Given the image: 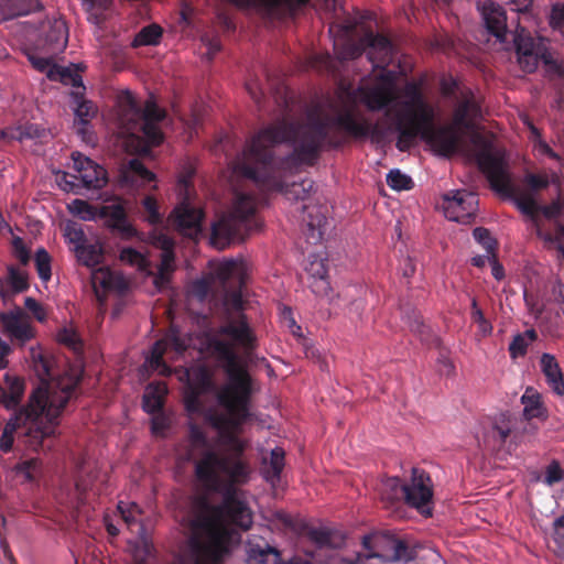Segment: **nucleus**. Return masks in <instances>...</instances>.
Here are the masks:
<instances>
[{"instance_id":"43","label":"nucleus","mask_w":564,"mask_h":564,"mask_svg":"<svg viewBox=\"0 0 564 564\" xmlns=\"http://www.w3.org/2000/svg\"><path fill=\"white\" fill-rule=\"evenodd\" d=\"M538 338L534 329H527L524 333L517 334L509 344V354L512 359L523 357L530 343Z\"/></svg>"},{"instance_id":"17","label":"nucleus","mask_w":564,"mask_h":564,"mask_svg":"<svg viewBox=\"0 0 564 564\" xmlns=\"http://www.w3.org/2000/svg\"><path fill=\"white\" fill-rule=\"evenodd\" d=\"M241 10H252L265 21L281 20L292 15L308 0H228Z\"/></svg>"},{"instance_id":"26","label":"nucleus","mask_w":564,"mask_h":564,"mask_svg":"<svg viewBox=\"0 0 564 564\" xmlns=\"http://www.w3.org/2000/svg\"><path fill=\"white\" fill-rule=\"evenodd\" d=\"M480 116V106L477 102L474 93L469 89L460 91L459 100L456 104L453 113V123L456 127L469 129L473 121Z\"/></svg>"},{"instance_id":"1","label":"nucleus","mask_w":564,"mask_h":564,"mask_svg":"<svg viewBox=\"0 0 564 564\" xmlns=\"http://www.w3.org/2000/svg\"><path fill=\"white\" fill-rule=\"evenodd\" d=\"M242 426L216 429L227 452L219 454L206 449L195 463L196 478L220 492L223 499L218 505L210 503L206 498L198 500L193 524L206 533L208 542L202 544L195 541L192 557L182 564H219L229 552L232 527L247 531L252 524V511L246 501L239 499L237 489V485L246 484L250 475V467L243 458L246 443L238 436Z\"/></svg>"},{"instance_id":"53","label":"nucleus","mask_w":564,"mask_h":564,"mask_svg":"<svg viewBox=\"0 0 564 564\" xmlns=\"http://www.w3.org/2000/svg\"><path fill=\"white\" fill-rule=\"evenodd\" d=\"M57 338L61 344L67 346L74 352H82L84 344L76 330L72 328H63L58 332Z\"/></svg>"},{"instance_id":"30","label":"nucleus","mask_w":564,"mask_h":564,"mask_svg":"<svg viewBox=\"0 0 564 564\" xmlns=\"http://www.w3.org/2000/svg\"><path fill=\"white\" fill-rule=\"evenodd\" d=\"M308 540L315 545V553L321 556L322 552H330V554L337 553L338 549L344 539L335 531L325 528H312L306 533Z\"/></svg>"},{"instance_id":"3","label":"nucleus","mask_w":564,"mask_h":564,"mask_svg":"<svg viewBox=\"0 0 564 564\" xmlns=\"http://www.w3.org/2000/svg\"><path fill=\"white\" fill-rule=\"evenodd\" d=\"M391 119L393 120V116ZM336 130H343L356 139L370 137L376 141L383 139L388 131H395L393 122L386 128L379 122L357 120L354 111L347 109L336 115L312 111L305 121L281 123L267 130L263 135L272 138L273 141H296L294 152L285 160L289 166H313L324 149H338L344 144V138Z\"/></svg>"},{"instance_id":"57","label":"nucleus","mask_w":564,"mask_h":564,"mask_svg":"<svg viewBox=\"0 0 564 564\" xmlns=\"http://www.w3.org/2000/svg\"><path fill=\"white\" fill-rule=\"evenodd\" d=\"M475 240L482 246L487 253L496 252L497 241L490 231L484 227H477L473 231Z\"/></svg>"},{"instance_id":"46","label":"nucleus","mask_w":564,"mask_h":564,"mask_svg":"<svg viewBox=\"0 0 564 564\" xmlns=\"http://www.w3.org/2000/svg\"><path fill=\"white\" fill-rule=\"evenodd\" d=\"M158 276L153 282H170L171 274L175 269L174 251L161 252L160 263L156 265Z\"/></svg>"},{"instance_id":"16","label":"nucleus","mask_w":564,"mask_h":564,"mask_svg":"<svg viewBox=\"0 0 564 564\" xmlns=\"http://www.w3.org/2000/svg\"><path fill=\"white\" fill-rule=\"evenodd\" d=\"M433 122L420 124L417 138L420 137L427 142L438 154L446 158L452 156L458 151L460 145V134L457 131L459 127L452 123L451 126L435 128Z\"/></svg>"},{"instance_id":"48","label":"nucleus","mask_w":564,"mask_h":564,"mask_svg":"<svg viewBox=\"0 0 564 564\" xmlns=\"http://www.w3.org/2000/svg\"><path fill=\"white\" fill-rule=\"evenodd\" d=\"M536 236L546 243L554 245L564 258V225L557 223L554 234L538 228Z\"/></svg>"},{"instance_id":"44","label":"nucleus","mask_w":564,"mask_h":564,"mask_svg":"<svg viewBox=\"0 0 564 564\" xmlns=\"http://www.w3.org/2000/svg\"><path fill=\"white\" fill-rule=\"evenodd\" d=\"M284 468V451L274 448L271 451L268 466L264 467L263 474L267 480L278 481Z\"/></svg>"},{"instance_id":"21","label":"nucleus","mask_w":564,"mask_h":564,"mask_svg":"<svg viewBox=\"0 0 564 564\" xmlns=\"http://www.w3.org/2000/svg\"><path fill=\"white\" fill-rule=\"evenodd\" d=\"M0 321L2 323L3 333L13 341L24 345L35 337V328L29 315L21 307L1 313Z\"/></svg>"},{"instance_id":"15","label":"nucleus","mask_w":564,"mask_h":564,"mask_svg":"<svg viewBox=\"0 0 564 564\" xmlns=\"http://www.w3.org/2000/svg\"><path fill=\"white\" fill-rule=\"evenodd\" d=\"M180 380L186 381L183 394L186 412L205 416L209 409H205L202 395L214 389L213 375L209 369L203 365L184 368L180 375Z\"/></svg>"},{"instance_id":"8","label":"nucleus","mask_w":564,"mask_h":564,"mask_svg":"<svg viewBox=\"0 0 564 564\" xmlns=\"http://www.w3.org/2000/svg\"><path fill=\"white\" fill-rule=\"evenodd\" d=\"M409 100L403 109L394 112L393 127L398 132L397 148L404 152L410 150L417 138L420 124L434 121V109L426 102L420 88L412 84L406 89Z\"/></svg>"},{"instance_id":"49","label":"nucleus","mask_w":564,"mask_h":564,"mask_svg":"<svg viewBox=\"0 0 564 564\" xmlns=\"http://www.w3.org/2000/svg\"><path fill=\"white\" fill-rule=\"evenodd\" d=\"M8 131L9 141L17 140L21 142L23 140L35 139L41 135L39 127L32 123H25L18 127H10L8 128Z\"/></svg>"},{"instance_id":"56","label":"nucleus","mask_w":564,"mask_h":564,"mask_svg":"<svg viewBox=\"0 0 564 564\" xmlns=\"http://www.w3.org/2000/svg\"><path fill=\"white\" fill-rule=\"evenodd\" d=\"M10 2L14 7H17V11H19V13H14L12 15H2L4 20L13 19L21 15H28L34 11L42 9V4L39 0H12Z\"/></svg>"},{"instance_id":"5","label":"nucleus","mask_w":564,"mask_h":564,"mask_svg":"<svg viewBox=\"0 0 564 564\" xmlns=\"http://www.w3.org/2000/svg\"><path fill=\"white\" fill-rule=\"evenodd\" d=\"M284 122L289 121L283 119L260 130L250 140L243 150L241 158L236 162L235 172L251 181L260 191H280L283 192L289 199L305 200L311 196V193L315 188L314 181L311 178H304L301 182L284 185L280 178L272 150L275 144L290 143L293 147V150L290 153L291 155L295 150L296 141H273L272 138L263 135L267 130ZM289 154L282 160L281 165L283 169L292 170V167L285 162ZM303 164H301V166ZM293 169H297V166H293Z\"/></svg>"},{"instance_id":"14","label":"nucleus","mask_w":564,"mask_h":564,"mask_svg":"<svg viewBox=\"0 0 564 564\" xmlns=\"http://www.w3.org/2000/svg\"><path fill=\"white\" fill-rule=\"evenodd\" d=\"M362 547L361 554L366 564H372V561L379 564H398L412 558L409 545L389 535H366L362 538Z\"/></svg>"},{"instance_id":"7","label":"nucleus","mask_w":564,"mask_h":564,"mask_svg":"<svg viewBox=\"0 0 564 564\" xmlns=\"http://www.w3.org/2000/svg\"><path fill=\"white\" fill-rule=\"evenodd\" d=\"M256 210L257 199L253 195L236 193L231 212L213 224L210 243L223 250L231 242H241L251 232L259 230L260 221Z\"/></svg>"},{"instance_id":"45","label":"nucleus","mask_w":564,"mask_h":564,"mask_svg":"<svg viewBox=\"0 0 564 564\" xmlns=\"http://www.w3.org/2000/svg\"><path fill=\"white\" fill-rule=\"evenodd\" d=\"M120 260L122 262H126L130 265L135 267L140 271L147 272L149 274L152 273V271L150 269L149 259L143 253L135 250L134 248H131V247L123 248L120 251Z\"/></svg>"},{"instance_id":"32","label":"nucleus","mask_w":564,"mask_h":564,"mask_svg":"<svg viewBox=\"0 0 564 564\" xmlns=\"http://www.w3.org/2000/svg\"><path fill=\"white\" fill-rule=\"evenodd\" d=\"M400 311L402 319L409 326L410 330L417 335L423 343H430L432 338V333L429 326H426L422 319L421 314L415 310V307L408 303H400Z\"/></svg>"},{"instance_id":"58","label":"nucleus","mask_w":564,"mask_h":564,"mask_svg":"<svg viewBox=\"0 0 564 564\" xmlns=\"http://www.w3.org/2000/svg\"><path fill=\"white\" fill-rule=\"evenodd\" d=\"M564 479V470L558 460L553 459L545 468L543 482L552 487Z\"/></svg>"},{"instance_id":"2","label":"nucleus","mask_w":564,"mask_h":564,"mask_svg":"<svg viewBox=\"0 0 564 564\" xmlns=\"http://www.w3.org/2000/svg\"><path fill=\"white\" fill-rule=\"evenodd\" d=\"M33 367L41 384L32 391L26 405L15 411L6 423L0 437L3 453L12 451L14 434L23 426L28 427L26 436L34 449L54 437L59 416L67 403L76 398L84 373L83 368L75 365H67L58 372L55 357L47 352L33 354Z\"/></svg>"},{"instance_id":"47","label":"nucleus","mask_w":564,"mask_h":564,"mask_svg":"<svg viewBox=\"0 0 564 564\" xmlns=\"http://www.w3.org/2000/svg\"><path fill=\"white\" fill-rule=\"evenodd\" d=\"M510 435L508 425L492 424L485 437V443L492 449L500 448Z\"/></svg>"},{"instance_id":"62","label":"nucleus","mask_w":564,"mask_h":564,"mask_svg":"<svg viewBox=\"0 0 564 564\" xmlns=\"http://www.w3.org/2000/svg\"><path fill=\"white\" fill-rule=\"evenodd\" d=\"M40 468V462L35 458L26 459L19 463L15 467L18 474L25 477L26 480L33 481Z\"/></svg>"},{"instance_id":"50","label":"nucleus","mask_w":564,"mask_h":564,"mask_svg":"<svg viewBox=\"0 0 564 564\" xmlns=\"http://www.w3.org/2000/svg\"><path fill=\"white\" fill-rule=\"evenodd\" d=\"M164 351V343L162 340L155 341L151 350L149 362L153 369L159 370L162 375H169L170 368L166 366L163 359Z\"/></svg>"},{"instance_id":"51","label":"nucleus","mask_w":564,"mask_h":564,"mask_svg":"<svg viewBox=\"0 0 564 564\" xmlns=\"http://www.w3.org/2000/svg\"><path fill=\"white\" fill-rule=\"evenodd\" d=\"M243 286L245 284H238ZM224 306L228 312H241L245 310L246 302L243 300L242 289L227 291L224 296Z\"/></svg>"},{"instance_id":"9","label":"nucleus","mask_w":564,"mask_h":564,"mask_svg":"<svg viewBox=\"0 0 564 564\" xmlns=\"http://www.w3.org/2000/svg\"><path fill=\"white\" fill-rule=\"evenodd\" d=\"M513 41L518 63L523 72L529 74L535 72L539 62H542L550 79L554 77L564 79V62L553 58L542 37L535 39L525 28L518 25Z\"/></svg>"},{"instance_id":"12","label":"nucleus","mask_w":564,"mask_h":564,"mask_svg":"<svg viewBox=\"0 0 564 564\" xmlns=\"http://www.w3.org/2000/svg\"><path fill=\"white\" fill-rule=\"evenodd\" d=\"M128 110L130 120L126 131L130 134H134L135 131L142 132L149 145H160L163 142V133L159 123L165 118V111L152 101H148L144 108L140 109L131 95H128Z\"/></svg>"},{"instance_id":"13","label":"nucleus","mask_w":564,"mask_h":564,"mask_svg":"<svg viewBox=\"0 0 564 564\" xmlns=\"http://www.w3.org/2000/svg\"><path fill=\"white\" fill-rule=\"evenodd\" d=\"M193 175L194 171L189 169L178 178V195L182 200L172 214L177 230L189 238H195L202 232V221L204 218V212L193 206L189 202Z\"/></svg>"},{"instance_id":"4","label":"nucleus","mask_w":564,"mask_h":564,"mask_svg":"<svg viewBox=\"0 0 564 564\" xmlns=\"http://www.w3.org/2000/svg\"><path fill=\"white\" fill-rule=\"evenodd\" d=\"M209 347L219 361L224 362L227 381L218 389L217 403L224 409L221 413L210 409L205 421L213 429H226L227 425H245L252 420L253 379L247 367L242 365L232 346L221 339H212Z\"/></svg>"},{"instance_id":"34","label":"nucleus","mask_w":564,"mask_h":564,"mask_svg":"<svg viewBox=\"0 0 564 564\" xmlns=\"http://www.w3.org/2000/svg\"><path fill=\"white\" fill-rule=\"evenodd\" d=\"M55 59L48 62L47 67L43 73L47 78L53 82H59L64 85H72L76 90H85L82 76L70 67L58 66L54 63Z\"/></svg>"},{"instance_id":"18","label":"nucleus","mask_w":564,"mask_h":564,"mask_svg":"<svg viewBox=\"0 0 564 564\" xmlns=\"http://www.w3.org/2000/svg\"><path fill=\"white\" fill-rule=\"evenodd\" d=\"M404 501L408 506L417 509L424 516H431L430 503L433 498V482L429 473L421 468H413L411 482L404 485Z\"/></svg>"},{"instance_id":"61","label":"nucleus","mask_w":564,"mask_h":564,"mask_svg":"<svg viewBox=\"0 0 564 564\" xmlns=\"http://www.w3.org/2000/svg\"><path fill=\"white\" fill-rule=\"evenodd\" d=\"M58 185L63 191L70 192L76 195H79L80 189L83 188L77 175L67 172H64L58 178Z\"/></svg>"},{"instance_id":"6","label":"nucleus","mask_w":564,"mask_h":564,"mask_svg":"<svg viewBox=\"0 0 564 564\" xmlns=\"http://www.w3.org/2000/svg\"><path fill=\"white\" fill-rule=\"evenodd\" d=\"M470 141L474 147L476 163L486 175L491 188L512 199L517 208L534 223L536 229L541 228L539 225L540 215L550 220L561 216L563 204L560 198L552 200L549 205L541 206L535 197L530 193L522 192L511 182L505 154L495 148L490 139L481 133H474Z\"/></svg>"},{"instance_id":"39","label":"nucleus","mask_w":564,"mask_h":564,"mask_svg":"<svg viewBox=\"0 0 564 564\" xmlns=\"http://www.w3.org/2000/svg\"><path fill=\"white\" fill-rule=\"evenodd\" d=\"M78 261L88 268H95L102 262L104 251L99 243H82L75 247Z\"/></svg>"},{"instance_id":"36","label":"nucleus","mask_w":564,"mask_h":564,"mask_svg":"<svg viewBox=\"0 0 564 564\" xmlns=\"http://www.w3.org/2000/svg\"><path fill=\"white\" fill-rule=\"evenodd\" d=\"M167 393V386L164 382H151L147 386L142 408L149 414L159 413L164 405V398Z\"/></svg>"},{"instance_id":"33","label":"nucleus","mask_w":564,"mask_h":564,"mask_svg":"<svg viewBox=\"0 0 564 564\" xmlns=\"http://www.w3.org/2000/svg\"><path fill=\"white\" fill-rule=\"evenodd\" d=\"M541 369L553 392L557 395H564L563 373L553 355L544 352L541 356Z\"/></svg>"},{"instance_id":"54","label":"nucleus","mask_w":564,"mask_h":564,"mask_svg":"<svg viewBox=\"0 0 564 564\" xmlns=\"http://www.w3.org/2000/svg\"><path fill=\"white\" fill-rule=\"evenodd\" d=\"M34 262L39 278L42 281H48L52 275L51 256L48 254V252L43 248L39 249L35 253Z\"/></svg>"},{"instance_id":"37","label":"nucleus","mask_w":564,"mask_h":564,"mask_svg":"<svg viewBox=\"0 0 564 564\" xmlns=\"http://www.w3.org/2000/svg\"><path fill=\"white\" fill-rule=\"evenodd\" d=\"M70 98L74 105V113L82 126L88 122L97 115V107L91 100L85 98V90L70 91Z\"/></svg>"},{"instance_id":"20","label":"nucleus","mask_w":564,"mask_h":564,"mask_svg":"<svg viewBox=\"0 0 564 564\" xmlns=\"http://www.w3.org/2000/svg\"><path fill=\"white\" fill-rule=\"evenodd\" d=\"M379 80L384 85H377L362 91V100L367 108L371 111L384 110V117L391 118L394 112L389 106L395 99L393 91L394 74L387 67L381 68Z\"/></svg>"},{"instance_id":"60","label":"nucleus","mask_w":564,"mask_h":564,"mask_svg":"<svg viewBox=\"0 0 564 564\" xmlns=\"http://www.w3.org/2000/svg\"><path fill=\"white\" fill-rule=\"evenodd\" d=\"M471 319L478 325L479 332L482 336H487L491 333L492 326L486 319L482 311L478 307L476 299L471 301Z\"/></svg>"},{"instance_id":"38","label":"nucleus","mask_w":564,"mask_h":564,"mask_svg":"<svg viewBox=\"0 0 564 564\" xmlns=\"http://www.w3.org/2000/svg\"><path fill=\"white\" fill-rule=\"evenodd\" d=\"M379 496L388 506L404 500V484L399 477H388L383 479L379 486Z\"/></svg>"},{"instance_id":"63","label":"nucleus","mask_w":564,"mask_h":564,"mask_svg":"<svg viewBox=\"0 0 564 564\" xmlns=\"http://www.w3.org/2000/svg\"><path fill=\"white\" fill-rule=\"evenodd\" d=\"M527 392L522 395L521 401L524 404V415L527 417H535L538 416V411L540 410V397L539 394L529 395Z\"/></svg>"},{"instance_id":"55","label":"nucleus","mask_w":564,"mask_h":564,"mask_svg":"<svg viewBox=\"0 0 564 564\" xmlns=\"http://www.w3.org/2000/svg\"><path fill=\"white\" fill-rule=\"evenodd\" d=\"M142 207L144 210V219L151 225H159L162 223V215L159 212V204L153 196H145L142 199Z\"/></svg>"},{"instance_id":"41","label":"nucleus","mask_w":564,"mask_h":564,"mask_svg":"<svg viewBox=\"0 0 564 564\" xmlns=\"http://www.w3.org/2000/svg\"><path fill=\"white\" fill-rule=\"evenodd\" d=\"M162 35L163 29L159 24L152 23L145 25L135 34L131 46L134 48L140 46H155L160 44Z\"/></svg>"},{"instance_id":"29","label":"nucleus","mask_w":564,"mask_h":564,"mask_svg":"<svg viewBox=\"0 0 564 564\" xmlns=\"http://www.w3.org/2000/svg\"><path fill=\"white\" fill-rule=\"evenodd\" d=\"M303 221L306 224V237L311 243H318L324 236V227L326 225V217L321 206L302 207Z\"/></svg>"},{"instance_id":"59","label":"nucleus","mask_w":564,"mask_h":564,"mask_svg":"<svg viewBox=\"0 0 564 564\" xmlns=\"http://www.w3.org/2000/svg\"><path fill=\"white\" fill-rule=\"evenodd\" d=\"M271 554L278 555V552L274 547L268 544L264 547L259 545H250L248 551V564H251L252 562L259 564L265 563L268 556Z\"/></svg>"},{"instance_id":"35","label":"nucleus","mask_w":564,"mask_h":564,"mask_svg":"<svg viewBox=\"0 0 564 564\" xmlns=\"http://www.w3.org/2000/svg\"><path fill=\"white\" fill-rule=\"evenodd\" d=\"M248 264L243 260H226L219 263L215 270L218 282H246L249 279Z\"/></svg>"},{"instance_id":"40","label":"nucleus","mask_w":564,"mask_h":564,"mask_svg":"<svg viewBox=\"0 0 564 564\" xmlns=\"http://www.w3.org/2000/svg\"><path fill=\"white\" fill-rule=\"evenodd\" d=\"M327 272L328 269L325 259L315 254H311L304 263V269L300 274V280L302 282L305 280L321 281L327 276Z\"/></svg>"},{"instance_id":"64","label":"nucleus","mask_w":564,"mask_h":564,"mask_svg":"<svg viewBox=\"0 0 564 564\" xmlns=\"http://www.w3.org/2000/svg\"><path fill=\"white\" fill-rule=\"evenodd\" d=\"M550 24L553 29L564 31V3H556L552 7Z\"/></svg>"},{"instance_id":"28","label":"nucleus","mask_w":564,"mask_h":564,"mask_svg":"<svg viewBox=\"0 0 564 564\" xmlns=\"http://www.w3.org/2000/svg\"><path fill=\"white\" fill-rule=\"evenodd\" d=\"M155 175L139 159H131L119 171V183L122 187L138 188L154 181Z\"/></svg>"},{"instance_id":"22","label":"nucleus","mask_w":564,"mask_h":564,"mask_svg":"<svg viewBox=\"0 0 564 564\" xmlns=\"http://www.w3.org/2000/svg\"><path fill=\"white\" fill-rule=\"evenodd\" d=\"M72 160L83 188L101 189L108 184L107 171L101 165L79 152H74Z\"/></svg>"},{"instance_id":"25","label":"nucleus","mask_w":564,"mask_h":564,"mask_svg":"<svg viewBox=\"0 0 564 564\" xmlns=\"http://www.w3.org/2000/svg\"><path fill=\"white\" fill-rule=\"evenodd\" d=\"M111 231L118 234L122 239H132L137 236V229L129 223L126 208L121 204L105 205L99 212Z\"/></svg>"},{"instance_id":"42","label":"nucleus","mask_w":564,"mask_h":564,"mask_svg":"<svg viewBox=\"0 0 564 564\" xmlns=\"http://www.w3.org/2000/svg\"><path fill=\"white\" fill-rule=\"evenodd\" d=\"M558 177L556 174H553L552 180L546 174H536L528 172L524 174L522 178V184L525 187L524 189L518 186L522 192L530 193L533 197L535 194L549 187L552 183H556Z\"/></svg>"},{"instance_id":"52","label":"nucleus","mask_w":564,"mask_h":564,"mask_svg":"<svg viewBox=\"0 0 564 564\" xmlns=\"http://www.w3.org/2000/svg\"><path fill=\"white\" fill-rule=\"evenodd\" d=\"M387 184L390 188L395 191H408L413 187V181L400 170H391L387 174Z\"/></svg>"},{"instance_id":"23","label":"nucleus","mask_w":564,"mask_h":564,"mask_svg":"<svg viewBox=\"0 0 564 564\" xmlns=\"http://www.w3.org/2000/svg\"><path fill=\"white\" fill-rule=\"evenodd\" d=\"M219 334L232 339L246 354H250L257 348V336L249 325L247 315L243 313L238 314L237 317L229 318L221 325Z\"/></svg>"},{"instance_id":"10","label":"nucleus","mask_w":564,"mask_h":564,"mask_svg":"<svg viewBox=\"0 0 564 564\" xmlns=\"http://www.w3.org/2000/svg\"><path fill=\"white\" fill-rule=\"evenodd\" d=\"M68 42V29L62 18L48 19L41 23L40 34L33 46L25 50L32 67L44 72L51 59L63 52Z\"/></svg>"},{"instance_id":"11","label":"nucleus","mask_w":564,"mask_h":564,"mask_svg":"<svg viewBox=\"0 0 564 564\" xmlns=\"http://www.w3.org/2000/svg\"><path fill=\"white\" fill-rule=\"evenodd\" d=\"M365 52L373 68H384L393 62L395 46L387 35L368 30L357 41L347 40L336 48L340 61L356 59Z\"/></svg>"},{"instance_id":"31","label":"nucleus","mask_w":564,"mask_h":564,"mask_svg":"<svg viewBox=\"0 0 564 564\" xmlns=\"http://www.w3.org/2000/svg\"><path fill=\"white\" fill-rule=\"evenodd\" d=\"M132 284H86V292H89L98 304L101 315L106 312L107 301L110 296H123L131 290Z\"/></svg>"},{"instance_id":"27","label":"nucleus","mask_w":564,"mask_h":564,"mask_svg":"<svg viewBox=\"0 0 564 564\" xmlns=\"http://www.w3.org/2000/svg\"><path fill=\"white\" fill-rule=\"evenodd\" d=\"M25 391V382L19 376L6 373L0 382V405L18 411Z\"/></svg>"},{"instance_id":"19","label":"nucleus","mask_w":564,"mask_h":564,"mask_svg":"<svg viewBox=\"0 0 564 564\" xmlns=\"http://www.w3.org/2000/svg\"><path fill=\"white\" fill-rule=\"evenodd\" d=\"M442 206L449 220L466 224L476 214L478 198L465 189L449 191L443 195Z\"/></svg>"},{"instance_id":"24","label":"nucleus","mask_w":564,"mask_h":564,"mask_svg":"<svg viewBox=\"0 0 564 564\" xmlns=\"http://www.w3.org/2000/svg\"><path fill=\"white\" fill-rule=\"evenodd\" d=\"M485 26L489 34L499 42H505L507 36V15L505 10L489 0L477 2Z\"/></svg>"}]
</instances>
